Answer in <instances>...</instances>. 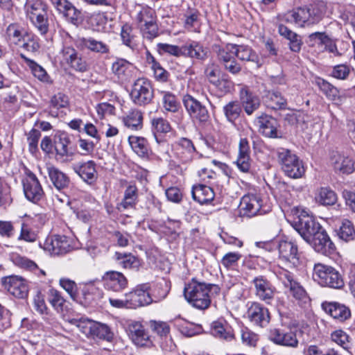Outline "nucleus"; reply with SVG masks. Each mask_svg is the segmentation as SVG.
Segmentation results:
<instances>
[{"label":"nucleus","instance_id":"1","mask_svg":"<svg viewBox=\"0 0 355 355\" xmlns=\"http://www.w3.org/2000/svg\"><path fill=\"white\" fill-rule=\"evenodd\" d=\"M326 8L324 1H315L305 7L288 12L285 15V21L301 27L316 24L322 19Z\"/></svg>","mask_w":355,"mask_h":355},{"label":"nucleus","instance_id":"2","mask_svg":"<svg viewBox=\"0 0 355 355\" xmlns=\"http://www.w3.org/2000/svg\"><path fill=\"white\" fill-rule=\"evenodd\" d=\"M214 291L217 293L220 291L216 284H205L192 279L184 289V295L187 302L196 309L205 310L209 307L211 304L209 293Z\"/></svg>","mask_w":355,"mask_h":355},{"label":"nucleus","instance_id":"3","mask_svg":"<svg viewBox=\"0 0 355 355\" xmlns=\"http://www.w3.org/2000/svg\"><path fill=\"white\" fill-rule=\"evenodd\" d=\"M278 162L284 174L291 178H300L305 172L302 162L290 150L281 148L277 150Z\"/></svg>","mask_w":355,"mask_h":355},{"label":"nucleus","instance_id":"4","mask_svg":"<svg viewBox=\"0 0 355 355\" xmlns=\"http://www.w3.org/2000/svg\"><path fill=\"white\" fill-rule=\"evenodd\" d=\"M313 277L322 286L340 288L344 285L340 274L336 269L322 263L315 264Z\"/></svg>","mask_w":355,"mask_h":355},{"label":"nucleus","instance_id":"5","mask_svg":"<svg viewBox=\"0 0 355 355\" xmlns=\"http://www.w3.org/2000/svg\"><path fill=\"white\" fill-rule=\"evenodd\" d=\"M130 96L135 105L144 106L150 104L154 98L150 82L144 78L137 79L132 85Z\"/></svg>","mask_w":355,"mask_h":355},{"label":"nucleus","instance_id":"6","mask_svg":"<svg viewBox=\"0 0 355 355\" xmlns=\"http://www.w3.org/2000/svg\"><path fill=\"white\" fill-rule=\"evenodd\" d=\"M293 226L306 242H309L311 238L322 228L315 218L306 211L301 212L294 220Z\"/></svg>","mask_w":355,"mask_h":355},{"label":"nucleus","instance_id":"7","mask_svg":"<svg viewBox=\"0 0 355 355\" xmlns=\"http://www.w3.org/2000/svg\"><path fill=\"white\" fill-rule=\"evenodd\" d=\"M183 105L191 119L200 123L209 121V113L207 107L202 102L190 94H185L182 97Z\"/></svg>","mask_w":355,"mask_h":355},{"label":"nucleus","instance_id":"8","mask_svg":"<svg viewBox=\"0 0 355 355\" xmlns=\"http://www.w3.org/2000/svg\"><path fill=\"white\" fill-rule=\"evenodd\" d=\"M70 145V138L65 132H61L55 135L53 146L58 160L62 163H67L72 160L75 153Z\"/></svg>","mask_w":355,"mask_h":355},{"label":"nucleus","instance_id":"9","mask_svg":"<svg viewBox=\"0 0 355 355\" xmlns=\"http://www.w3.org/2000/svg\"><path fill=\"white\" fill-rule=\"evenodd\" d=\"M22 183L24 193L27 200L33 203H37L43 198L44 192L40 181L33 173L28 172Z\"/></svg>","mask_w":355,"mask_h":355},{"label":"nucleus","instance_id":"10","mask_svg":"<svg viewBox=\"0 0 355 355\" xmlns=\"http://www.w3.org/2000/svg\"><path fill=\"white\" fill-rule=\"evenodd\" d=\"M173 152L183 164L191 162L198 155L192 141L185 137L179 139L173 144Z\"/></svg>","mask_w":355,"mask_h":355},{"label":"nucleus","instance_id":"11","mask_svg":"<svg viewBox=\"0 0 355 355\" xmlns=\"http://www.w3.org/2000/svg\"><path fill=\"white\" fill-rule=\"evenodd\" d=\"M40 246L51 254L61 255L71 250V246L68 238L65 236L54 235L47 237Z\"/></svg>","mask_w":355,"mask_h":355},{"label":"nucleus","instance_id":"12","mask_svg":"<svg viewBox=\"0 0 355 355\" xmlns=\"http://www.w3.org/2000/svg\"><path fill=\"white\" fill-rule=\"evenodd\" d=\"M60 14L69 23L78 26L82 21V12L68 0H51Z\"/></svg>","mask_w":355,"mask_h":355},{"label":"nucleus","instance_id":"13","mask_svg":"<svg viewBox=\"0 0 355 355\" xmlns=\"http://www.w3.org/2000/svg\"><path fill=\"white\" fill-rule=\"evenodd\" d=\"M255 124L258 127L259 132L268 138H280L281 132H279V122L272 116L261 114L255 120Z\"/></svg>","mask_w":355,"mask_h":355},{"label":"nucleus","instance_id":"14","mask_svg":"<svg viewBox=\"0 0 355 355\" xmlns=\"http://www.w3.org/2000/svg\"><path fill=\"white\" fill-rule=\"evenodd\" d=\"M277 248L279 259L290 263L293 267H297L300 264V254L297 245L288 240H280L278 242Z\"/></svg>","mask_w":355,"mask_h":355},{"label":"nucleus","instance_id":"15","mask_svg":"<svg viewBox=\"0 0 355 355\" xmlns=\"http://www.w3.org/2000/svg\"><path fill=\"white\" fill-rule=\"evenodd\" d=\"M269 339L273 343L291 348H297L299 341L296 333L291 329L286 331L284 329L275 328L270 331Z\"/></svg>","mask_w":355,"mask_h":355},{"label":"nucleus","instance_id":"16","mask_svg":"<svg viewBox=\"0 0 355 355\" xmlns=\"http://www.w3.org/2000/svg\"><path fill=\"white\" fill-rule=\"evenodd\" d=\"M73 171L88 185H94L98 180L96 164L93 160L73 164Z\"/></svg>","mask_w":355,"mask_h":355},{"label":"nucleus","instance_id":"17","mask_svg":"<svg viewBox=\"0 0 355 355\" xmlns=\"http://www.w3.org/2000/svg\"><path fill=\"white\" fill-rule=\"evenodd\" d=\"M239 209L241 216L248 218L268 211V210L262 209L261 200L254 195L244 196L241 198Z\"/></svg>","mask_w":355,"mask_h":355},{"label":"nucleus","instance_id":"18","mask_svg":"<svg viewBox=\"0 0 355 355\" xmlns=\"http://www.w3.org/2000/svg\"><path fill=\"white\" fill-rule=\"evenodd\" d=\"M102 281L105 289L114 292H120L128 286V279L125 275L118 271H107L102 276Z\"/></svg>","mask_w":355,"mask_h":355},{"label":"nucleus","instance_id":"19","mask_svg":"<svg viewBox=\"0 0 355 355\" xmlns=\"http://www.w3.org/2000/svg\"><path fill=\"white\" fill-rule=\"evenodd\" d=\"M314 250L322 254L329 255L335 250V245L331 241L326 231L322 228L310 240L309 242Z\"/></svg>","mask_w":355,"mask_h":355},{"label":"nucleus","instance_id":"20","mask_svg":"<svg viewBox=\"0 0 355 355\" xmlns=\"http://www.w3.org/2000/svg\"><path fill=\"white\" fill-rule=\"evenodd\" d=\"M247 317L254 324L263 327L270 322L268 309L259 302H253L248 307Z\"/></svg>","mask_w":355,"mask_h":355},{"label":"nucleus","instance_id":"21","mask_svg":"<svg viewBox=\"0 0 355 355\" xmlns=\"http://www.w3.org/2000/svg\"><path fill=\"white\" fill-rule=\"evenodd\" d=\"M5 288L13 296L25 298L28 293V286L26 279L17 276L5 278L3 282Z\"/></svg>","mask_w":355,"mask_h":355},{"label":"nucleus","instance_id":"22","mask_svg":"<svg viewBox=\"0 0 355 355\" xmlns=\"http://www.w3.org/2000/svg\"><path fill=\"white\" fill-rule=\"evenodd\" d=\"M279 278L284 286L289 288L291 295L296 300L306 302V300L308 298L304 288L294 279L291 272L284 270L279 274Z\"/></svg>","mask_w":355,"mask_h":355},{"label":"nucleus","instance_id":"23","mask_svg":"<svg viewBox=\"0 0 355 355\" xmlns=\"http://www.w3.org/2000/svg\"><path fill=\"white\" fill-rule=\"evenodd\" d=\"M252 283L255 287V294L257 297L267 304H270L275 295V287L272 286L271 283L263 276L254 277L252 280Z\"/></svg>","mask_w":355,"mask_h":355},{"label":"nucleus","instance_id":"24","mask_svg":"<svg viewBox=\"0 0 355 355\" xmlns=\"http://www.w3.org/2000/svg\"><path fill=\"white\" fill-rule=\"evenodd\" d=\"M101 297V291L93 284H86L78 291L74 301L83 306H92Z\"/></svg>","mask_w":355,"mask_h":355},{"label":"nucleus","instance_id":"25","mask_svg":"<svg viewBox=\"0 0 355 355\" xmlns=\"http://www.w3.org/2000/svg\"><path fill=\"white\" fill-rule=\"evenodd\" d=\"M62 54L66 62L71 68L77 71L85 72L89 69V65L76 51L71 46H64L62 50Z\"/></svg>","mask_w":355,"mask_h":355},{"label":"nucleus","instance_id":"26","mask_svg":"<svg viewBox=\"0 0 355 355\" xmlns=\"http://www.w3.org/2000/svg\"><path fill=\"white\" fill-rule=\"evenodd\" d=\"M209 53L208 48L196 41H192L182 46V55L191 59L205 61L207 59Z\"/></svg>","mask_w":355,"mask_h":355},{"label":"nucleus","instance_id":"27","mask_svg":"<svg viewBox=\"0 0 355 355\" xmlns=\"http://www.w3.org/2000/svg\"><path fill=\"white\" fill-rule=\"evenodd\" d=\"M250 153V148L248 139L241 138L239 144V155L236 164L239 169L243 173L249 172L251 168Z\"/></svg>","mask_w":355,"mask_h":355},{"label":"nucleus","instance_id":"28","mask_svg":"<svg viewBox=\"0 0 355 355\" xmlns=\"http://www.w3.org/2000/svg\"><path fill=\"white\" fill-rule=\"evenodd\" d=\"M322 309L332 318L340 321L348 319L351 315L350 310L343 304L336 302H324L322 304Z\"/></svg>","mask_w":355,"mask_h":355},{"label":"nucleus","instance_id":"29","mask_svg":"<svg viewBox=\"0 0 355 355\" xmlns=\"http://www.w3.org/2000/svg\"><path fill=\"white\" fill-rule=\"evenodd\" d=\"M145 287L141 286L128 294L130 309L148 305L153 301Z\"/></svg>","mask_w":355,"mask_h":355},{"label":"nucleus","instance_id":"30","mask_svg":"<svg viewBox=\"0 0 355 355\" xmlns=\"http://www.w3.org/2000/svg\"><path fill=\"white\" fill-rule=\"evenodd\" d=\"M331 164L336 172L349 174L354 171V162L348 156L334 152L331 155Z\"/></svg>","mask_w":355,"mask_h":355},{"label":"nucleus","instance_id":"31","mask_svg":"<svg viewBox=\"0 0 355 355\" xmlns=\"http://www.w3.org/2000/svg\"><path fill=\"white\" fill-rule=\"evenodd\" d=\"M112 71L119 80L125 82L132 76L133 66L125 59L117 58L112 64Z\"/></svg>","mask_w":355,"mask_h":355},{"label":"nucleus","instance_id":"32","mask_svg":"<svg viewBox=\"0 0 355 355\" xmlns=\"http://www.w3.org/2000/svg\"><path fill=\"white\" fill-rule=\"evenodd\" d=\"M49 179L53 185L59 191L69 187L71 180L69 177L54 166L47 167Z\"/></svg>","mask_w":355,"mask_h":355},{"label":"nucleus","instance_id":"33","mask_svg":"<svg viewBox=\"0 0 355 355\" xmlns=\"http://www.w3.org/2000/svg\"><path fill=\"white\" fill-rule=\"evenodd\" d=\"M76 45L78 48L87 49L101 54H105L110 51L108 45L93 37H80L76 40Z\"/></svg>","mask_w":355,"mask_h":355},{"label":"nucleus","instance_id":"34","mask_svg":"<svg viewBox=\"0 0 355 355\" xmlns=\"http://www.w3.org/2000/svg\"><path fill=\"white\" fill-rule=\"evenodd\" d=\"M211 334L214 337L226 341H230L234 337L231 327L224 320H218L211 324Z\"/></svg>","mask_w":355,"mask_h":355},{"label":"nucleus","instance_id":"35","mask_svg":"<svg viewBox=\"0 0 355 355\" xmlns=\"http://www.w3.org/2000/svg\"><path fill=\"white\" fill-rule=\"evenodd\" d=\"M240 100L247 114L251 115L260 106L259 98L245 88L240 91Z\"/></svg>","mask_w":355,"mask_h":355},{"label":"nucleus","instance_id":"36","mask_svg":"<svg viewBox=\"0 0 355 355\" xmlns=\"http://www.w3.org/2000/svg\"><path fill=\"white\" fill-rule=\"evenodd\" d=\"M191 193L193 200L200 205L212 201L215 196L214 190L210 187L205 184L194 185Z\"/></svg>","mask_w":355,"mask_h":355},{"label":"nucleus","instance_id":"37","mask_svg":"<svg viewBox=\"0 0 355 355\" xmlns=\"http://www.w3.org/2000/svg\"><path fill=\"white\" fill-rule=\"evenodd\" d=\"M138 199V189L135 184H130L124 191L123 198L117 204L116 209L122 211L129 208H133Z\"/></svg>","mask_w":355,"mask_h":355},{"label":"nucleus","instance_id":"38","mask_svg":"<svg viewBox=\"0 0 355 355\" xmlns=\"http://www.w3.org/2000/svg\"><path fill=\"white\" fill-rule=\"evenodd\" d=\"M263 100L267 107L273 110L285 109L287 105L286 99L279 92L275 90L266 91Z\"/></svg>","mask_w":355,"mask_h":355},{"label":"nucleus","instance_id":"39","mask_svg":"<svg viewBox=\"0 0 355 355\" xmlns=\"http://www.w3.org/2000/svg\"><path fill=\"white\" fill-rule=\"evenodd\" d=\"M26 33L27 31L19 24H10L6 28V40L10 45L19 46L22 43Z\"/></svg>","mask_w":355,"mask_h":355},{"label":"nucleus","instance_id":"40","mask_svg":"<svg viewBox=\"0 0 355 355\" xmlns=\"http://www.w3.org/2000/svg\"><path fill=\"white\" fill-rule=\"evenodd\" d=\"M129 336L135 345L144 346L146 344L148 336L144 327L139 322H133L129 325Z\"/></svg>","mask_w":355,"mask_h":355},{"label":"nucleus","instance_id":"41","mask_svg":"<svg viewBox=\"0 0 355 355\" xmlns=\"http://www.w3.org/2000/svg\"><path fill=\"white\" fill-rule=\"evenodd\" d=\"M115 259L118 264L124 269L138 270L141 266L139 259L131 253L116 252Z\"/></svg>","mask_w":355,"mask_h":355},{"label":"nucleus","instance_id":"42","mask_svg":"<svg viewBox=\"0 0 355 355\" xmlns=\"http://www.w3.org/2000/svg\"><path fill=\"white\" fill-rule=\"evenodd\" d=\"M21 58L24 59L28 67L31 69L33 76L37 78L39 80L45 83H52L53 81L51 77L49 76L46 70L34 60H32L24 55L21 54Z\"/></svg>","mask_w":355,"mask_h":355},{"label":"nucleus","instance_id":"43","mask_svg":"<svg viewBox=\"0 0 355 355\" xmlns=\"http://www.w3.org/2000/svg\"><path fill=\"white\" fill-rule=\"evenodd\" d=\"M142 120V113L138 110H130L127 115L123 118L124 125L134 130L141 129Z\"/></svg>","mask_w":355,"mask_h":355},{"label":"nucleus","instance_id":"44","mask_svg":"<svg viewBox=\"0 0 355 355\" xmlns=\"http://www.w3.org/2000/svg\"><path fill=\"white\" fill-rule=\"evenodd\" d=\"M89 329V333L91 335L100 339L110 341L113 338V333L111 331L110 327L105 324L99 322L90 324Z\"/></svg>","mask_w":355,"mask_h":355},{"label":"nucleus","instance_id":"45","mask_svg":"<svg viewBox=\"0 0 355 355\" xmlns=\"http://www.w3.org/2000/svg\"><path fill=\"white\" fill-rule=\"evenodd\" d=\"M315 200L322 205H333L337 201V195L329 187H321L315 194Z\"/></svg>","mask_w":355,"mask_h":355},{"label":"nucleus","instance_id":"46","mask_svg":"<svg viewBox=\"0 0 355 355\" xmlns=\"http://www.w3.org/2000/svg\"><path fill=\"white\" fill-rule=\"evenodd\" d=\"M234 44H227L225 46H215L217 59L221 66L234 58Z\"/></svg>","mask_w":355,"mask_h":355},{"label":"nucleus","instance_id":"47","mask_svg":"<svg viewBox=\"0 0 355 355\" xmlns=\"http://www.w3.org/2000/svg\"><path fill=\"white\" fill-rule=\"evenodd\" d=\"M234 54L242 61L258 63V56L248 46L234 44Z\"/></svg>","mask_w":355,"mask_h":355},{"label":"nucleus","instance_id":"48","mask_svg":"<svg viewBox=\"0 0 355 355\" xmlns=\"http://www.w3.org/2000/svg\"><path fill=\"white\" fill-rule=\"evenodd\" d=\"M128 142L132 149L139 157H146L148 155V146L147 140L144 137L130 136Z\"/></svg>","mask_w":355,"mask_h":355},{"label":"nucleus","instance_id":"49","mask_svg":"<svg viewBox=\"0 0 355 355\" xmlns=\"http://www.w3.org/2000/svg\"><path fill=\"white\" fill-rule=\"evenodd\" d=\"M315 82L320 91L327 96V98L335 101L339 98V90L330 83L322 78H316Z\"/></svg>","mask_w":355,"mask_h":355},{"label":"nucleus","instance_id":"50","mask_svg":"<svg viewBox=\"0 0 355 355\" xmlns=\"http://www.w3.org/2000/svg\"><path fill=\"white\" fill-rule=\"evenodd\" d=\"M162 105L165 110L171 112H177L180 108V103L175 95L169 92L163 91Z\"/></svg>","mask_w":355,"mask_h":355},{"label":"nucleus","instance_id":"51","mask_svg":"<svg viewBox=\"0 0 355 355\" xmlns=\"http://www.w3.org/2000/svg\"><path fill=\"white\" fill-rule=\"evenodd\" d=\"M26 12L29 19H35L39 15H45L46 7L39 1H29L25 6Z\"/></svg>","mask_w":355,"mask_h":355},{"label":"nucleus","instance_id":"52","mask_svg":"<svg viewBox=\"0 0 355 355\" xmlns=\"http://www.w3.org/2000/svg\"><path fill=\"white\" fill-rule=\"evenodd\" d=\"M152 130L155 135V137L157 141L156 133H167L171 130V127L168 121L162 117H155L151 119Z\"/></svg>","mask_w":355,"mask_h":355},{"label":"nucleus","instance_id":"53","mask_svg":"<svg viewBox=\"0 0 355 355\" xmlns=\"http://www.w3.org/2000/svg\"><path fill=\"white\" fill-rule=\"evenodd\" d=\"M338 236L341 239L345 241L352 240L354 238L355 230L350 220L347 219L343 220L342 225L339 229Z\"/></svg>","mask_w":355,"mask_h":355},{"label":"nucleus","instance_id":"54","mask_svg":"<svg viewBox=\"0 0 355 355\" xmlns=\"http://www.w3.org/2000/svg\"><path fill=\"white\" fill-rule=\"evenodd\" d=\"M139 27L156 22L155 11L150 8H144L137 17Z\"/></svg>","mask_w":355,"mask_h":355},{"label":"nucleus","instance_id":"55","mask_svg":"<svg viewBox=\"0 0 355 355\" xmlns=\"http://www.w3.org/2000/svg\"><path fill=\"white\" fill-rule=\"evenodd\" d=\"M223 111L227 119L233 122L239 118L241 108L239 102L231 101L224 106Z\"/></svg>","mask_w":355,"mask_h":355},{"label":"nucleus","instance_id":"56","mask_svg":"<svg viewBox=\"0 0 355 355\" xmlns=\"http://www.w3.org/2000/svg\"><path fill=\"white\" fill-rule=\"evenodd\" d=\"M19 46L28 52H36L40 47L37 37L28 32Z\"/></svg>","mask_w":355,"mask_h":355},{"label":"nucleus","instance_id":"57","mask_svg":"<svg viewBox=\"0 0 355 355\" xmlns=\"http://www.w3.org/2000/svg\"><path fill=\"white\" fill-rule=\"evenodd\" d=\"M241 338L242 343L248 347H256L259 336L247 327L241 329Z\"/></svg>","mask_w":355,"mask_h":355},{"label":"nucleus","instance_id":"58","mask_svg":"<svg viewBox=\"0 0 355 355\" xmlns=\"http://www.w3.org/2000/svg\"><path fill=\"white\" fill-rule=\"evenodd\" d=\"M157 51L160 55L168 54L174 56L182 55V46H178L164 43H159L157 44Z\"/></svg>","mask_w":355,"mask_h":355},{"label":"nucleus","instance_id":"59","mask_svg":"<svg viewBox=\"0 0 355 355\" xmlns=\"http://www.w3.org/2000/svg\"><path fill=\"white\" fill-rule=\"evenodd\" d=\"M27 141L28 144V150L31 153L34 154L38 150V142L41 137V132L33 128L27 134Z\"/></svg>","mask_w":355,"mask_h":355},{"label":"nucleus","instance_id":"60","mask_svg":"<svg viewBox=\"0 0 355 355\" xmlns=\"http://www.w3.org/2000/svg\"><path fill=\"white\" fill-rule=\"evenodd\" d=\"M331 339L334 342L341 346L343 349L349 348V337L343 330H336L331 334Z\"/></svg>","mask_w":355,"mask_h":355},{"label":"nucleus","instance_id":"61","mask_svg":"<svg viewBox=\"0 0 355 355\" xmlns=\"http://www.w3.org/2000/svg\"><path fill=\"white\" fill-rule=\"evenodd\" d=\"M49 301L58 311H63L65 300L58 291L50 290Z\"/></svg>","mask_w":355,"mask_h":355},{"label":"nucleus","instance_id":"62","mask_svg":"<svg viewBox=\"0 0 355 355\" xmlns=\"http://www.w3.org/2000/svg\"><path fill=\"white\" fill-rule=\"evenodd\" d=\"M30 20L41 35H44L48 32L49 21L47 12H46L45 15H39L35 19Z\"/></svg>","mask_w":355,"mask_h":355},{"label":"nucleus","instance_id":"63","mask_svg":"<svg viewBox=\"0 0 355 355\" xmlns=\"http://www.w3.org/2000/svg\"><path fill=\"white\" fill-rule=\"evenodd\" d=\"M37 234L32 230L28 224L22 223L21 232L18 237V240H23L26 242L33 243L37 239Z\"/></svg>","mask_w":355,"mask_h":355},{"label":"nucleus","instance_id":"64","mask_svg":"<svg viewBox=\"0 0 355 355\" xmlns=\"http://www.w3.org/2000/svg\"><path fill=\"white\" fill-rule=\"evenodd\" d=\"M351 68L347 64H338L333 67L331 76L338 80H346L349 76Z\"/></svg>","mask_w":355,"mask_h":355}]
</instances>
